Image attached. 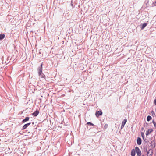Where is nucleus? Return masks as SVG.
Masks as SVG:
<instances>
[{"mask_svg":"<svg viewBox=\"0 0 156 156\" xmlns=\"http://www.w3.org/2000/svg\"><path fill=\"white\" fill-rule=\"evenodd\" d=\"M135 151L138 156H141V151L138 147H136L135 148Z\"/></svg>","mask_w":156,"mask_h":156,"instance_id":"nucleus-1","label":"nucleus"},{"mask_svg":"<svg viewBox=\"0 0 156 156\" xmlns=\"http://www.w3.org/2000/svg\"><path fill=\"white\" fill-rule=\"evenodd\" d=\"M42 64L41 65V67L40 69H39L38 71V74L39 76H41V77H43V75H44L42 73Z\"/></svg>","mask_w":156,"mask_h":156,"instance_id":"nucleus-2","label":"nucleus"},{"mask_svg":"<svg viewBox=\"0 0 156 156\" xmlns=\"http://www.w3.org/2000/svg\"><path fill=\"white\" fill-rule=\"evenodd\" d=\"M102 112L101 111H98L96 112L95 113V115L97 117L98 116L101 115H102Z\"/></svg>","mask_w":156,"mask_h":156,"instance_id":"nucleus-3","label":"nucleus"},{"mask_svg":"<svg viewBox=\"0 0 156 156\" xmlns=\"http://www.w3.org/2000/svg\"><path fill=\"white\" fill-rule=\"evenodd\" d=\"M127 120L126 119H125L122 122V125L121 127V129H122L124 127V126L125 125V124L126 123V122H127Z\"/></svg>","mask_w":156,"mask_h":156,"instance_id":"nucleus-4","label":"nucleus"},{"mask_svg":"<svg viewBox=\"0 0 156 156\" xmlns=\"http://www.w3.org/2000/svg\"><path fill=\"white\" fill-rule=\"evenodd\" d=\"M153 152L151 149H149L147 153V156H152V155Z\"/></svg>","mask_w":156,"mask_h":156,"instance_id":"nucleus-5","label":"nucleus"},{"mask_svg":"<svg viewBox=\"0 0 156 156\" xmlns=\"http://www.w3.org/2000/svg\"><path fill=\"white\" fill-rule=\"evenodd\" d=\"M153 131V129H149L147 131H146V135H148L151 133Z\"/></svg>","mask_w":156,"mask_h":156,"instance_id":"nucleus-6","label":"nucleus"},{"mask_svg":"<svg viewBox=\"0 0 156 156\" xmlns=\"http://www.w3.org/2000/svg\"><path fill=\"white\" fill-rule=\"evenodd\" d=\"M141 139L140 137H138L137 140V143L139 145H140L141 144Z\"/></svg>","mask_w":156,"mask_h":156,"instance_id":"nucleus-7","label":"nucleus"},{"mask_svg":"<svg viewBox=\"0 0 156 156\" xmlns=\"http://www.w3.org/2000/svg\"><path fill=\"white\" fill-rule=\"evenodd\" d=\"M136 151L135 149H133L132 150L131 152V155L132 156H135Z\"/></svg>","mask_w":156,"mask_h":156,"instance_id":"nucleus-8","label":"nucleus"},{"mask_svg":"<svg viewBox=\"0 0 156 156\" xmlns=\"http://www.w3.org/2000/svg\"><path fill=\"white\" fill-rule=\"evenodd\" d=\"M31 123H29L24 125L23 127V129H25Z\"/></svg>","mask_w":156,"mask_h":156,"instance_id":"nucleus-9","label":"nucleus"},{"mask_svg":"<svg viewBox=\"0 0 156 156\" xmlns=\"http://www.w3.org/2000/svg\"><path fill=\"white\" fill-rule=\"evenodd\" d=\"M39 113V111H36L34 112L32 114V115L34 116H37Z\"/></svg>","mask_w":156,"mask_h":156,"instance_id":"nucleus-10","label":"nucleus"},{"mask_svg":"<svg viewBox=\"0 0 156 156\" xmlns=\"http://www.w3.org/2000/svg\"><path fill=\"white\" fill-rule=\"evenodd\" d=\"M29 117H26L22 121V122L23 123H24L26 122V121H28L29 119Z\"/></svg>","mask_w":156,"mask_h":156,"instance_id":"nucleus-11","label":"nucleus"},{"mask_svg":"<svg viewBox=\"0 0 156 156\" xmlns=\"http://www.w3.org/2000/svg\"><path fill=\"white\" fill-rule=\"evenodd\" d=\"M5 37V35L4 34H0V40H2V39L4 38Z\"/></svg>","mask_w":156,"mask_h":156,"instance_id":"nucleus-12","label":"nucleus"},{"mask_svg":"<svg viewBox=\"0 0 156 156\" xmlns=\"http://www.w3.org/2000/svg\"><path fill=\"white\" fill-rule=\"evenodd\" d=\"M147 24L146 23H144L142 25V26L141 27V29H144L147 26Z\"/></svg>","mask_w":156,"mask_h":156,"instance_id":"nucleus-13","label":"nucleus"},{"mask_svg":"<svg viewBox=\"0 0 156 156\" xmlns=\"http://www.w3.org/2000/svg\"><path fill=\"white\" fill-rule=\"evenodd\" d=\"M151 119V117L149 115L147 117V121H149Z\"/></svg>","mask_w":156,"mask_h":156,"instance_id":"nucleus-14","label":"nucleus"},{"mask_svg":"<svg viewBox=\"0 0 156 156\" xmlns=\"http://www.w3.org/2000/svg\"><path fill=\"white\" fill-rule=\"evenodd\" d=\"M108 127V125L107 124H105L104 126V130L106 129Z\"/></svg>","mask_w":156,"mask_h":156,"instance_id":"nucleus-15","label":"nucleus"},{"mask_svg":"<svg viewBox=\"0 0 156 156\" xmlns=\"http://www.w3.org/2000/svg\"><path fill=\"white\" fill-rule=\"evenodd\" d=\"M87 124L88 125H92V126H93L94 125L92 123L90 122H87Z\"/></svg>","mask_w":156,"mask_h":156,"instance_id":"nucleus-16","label":"nucleus"},{"mask_svg":"<svg viewBox=\"0 0 156 156\" xmlns=\"http://www.w3.org/2000/svg\"><path fill=\"white\" fill-rule=\"evenodd\" d=\"M153 123L154 126L155 127H156V122L154 121H153Z\"/></svg>","mask_w":156,"mask_h":156,"instance_id":"nucleus-17","label":"nucleus"},{"mask_svg":"<svg viewBox=\"0 0 156 156\" xmlns=\"http://www.w3.org/2000/svg\"><path fill=\"white\" fill-rule=\"evenodd\" d=\"M141 134L142 136L143 137L144 136V133H141Z\"/></svg>","mask_w":156,"mask_h":156,"instance_id":"nucleus-18","label":"nucleus"},{"mask_svg":"<svg viewBox=\"0 0 156 156\" xmlns=\"http://www.w3.org/2000/svg\"><path fill=\"white\" fill-rule=\"evenodd\" d=\"M151 113H152V114H154V112L153 111H151Z\"/></svg>","mask_w":156,"mask_h":156,"instance_id":"nucleus-19","label":"nucleus"},{"mask_svg":"<svg viewBox=\"0 0 156 156\" xmlns=\"http://www.w3.org/2000/svg\"><path fill=\"white\" fill-rule=\"evenodd\" d=\"M142 156H144V155H142Z\"/></svg>","mask_w":156,"mask_h":156,"instance_id":"nucleus-20","label":"nucleus"}]
</instances>
